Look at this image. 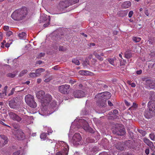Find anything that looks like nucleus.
I'll return each mask as SVG.
<instances>
[{
    "label": "nucleus",
    "mask_w": 155,
    "mask_h": 155,
    "mask_svg": "<svg viewBox=\"0 0 155 155\" xmlns=\"http://www.w3.org/2000/svg\"><path fill=\"white\" fill-rule=\"evenodd\" d=\"M68 1L71 5L78 2L79 0H69Z\"/></svg>",
    "instance_id": "nucleus-37"
},
{
    "label": "nucleus",
    "mask_w": 155,
    "mask_h": 155,
    "mask_svg": "<svg viewBox=\"0 0 155 155\" xmlns=\"http://www.w3.org/2000/svg\"><path fill=\"white\" fill-rule=\"evenodd\" d=\"M8 86H6L4 88V89L3 91H2V94H5V96L6 95V91L8 89Z\"/></svg>",
    "instance_id": "nucleus-42"
},
{
    "label": "nucleus",
    "mask_w": 155,
    "mask_h": 155,
    "mask_svg": "<svg viewBox=\"0 0 155 155\" xmlns=\"http://www.w3.org/2000/svg\"><path fill=\"white\" fill-rule=\"evenodd\" d=\"M131 86L132 87H134L136 86V84L134 83H132L131 84Z\"/></svg>",
    "instance_id": "nucleus-63"
},
{
    "label": "nucleus",
    "mask_w": 155,
    "mask_h": 155,
    "mask_svg": "<svg viewBox=\"0 0 155 155\" xmlns=\"http://www.w3.org/2000/svg\"><path fill=\"white\" fill-rule=\"evenodd\" d=\"M50 106L51 108L52 109V112L51 113V114L56 110L57 104L55 101H52L50 104Z\"/></svg>",
    "instance_id": "nucleus-21"
},
{
    "label": "nucleus",
    "mask_w": 155,
    "mask_h": 155,
    "mask_svg": "<svg viewBox=\"0 0 155 155\" xmlns=\"http://www.w3.org/2000/svg\"><path fill=\"white\" fill-rule=\"evenodd\" d=\"M111 96L110 93L108 92H105L98 94L96 97H98L101 100L106 101L110 98Z\"/></svg>",
    "instance_id": "nucleus-6"
},
{
    "label": "nucleus",
    "mask_w": 155,
    "mask_h": 155,
    "mask_svg": "<svg viewBox=\"0 0 155 155\" xmlns=\"http://www.w3.org/2000/svg\"><path fill=\"white\" fill-rule=\"evenodd\" d=\"M142 71L141 70H140L139 71H136V73L137 74H140L142 73Z\"/></svg>",
    "instance_id": "nucleus-58"
},
{
    "label": "nucleus",
    "mask_w": 155,
    "mask_h": 155,
    "mask_svg": "<svg viewBox=\"0 0 155 155\" xmlns=\"http://www.w3.org/2000/svg\"><path fill=\"white\" fill-rule=\"evenodd\" d=\"M70 88V85L67 84L62 85L59 86L58 87L59 91L64 94L68 93Z\"/></svg>",
    "instance_id": "nucleus-7"
},
{
    "label": "nucleus",
    "mask_w": 155,
    "mask_h": 155,
    "mask_svg": "<svg viewBox=\"0 0 155 155\" xmlns=\"http://www.w3.org/2000/svg\"><path fill=\"white\" fill-rule=\"evenodd\" d=\"M95 56L96 57V58H97L98 59H99L100 61H102L103 60V59L102 58L100 55L98 54L97 53H95L94 54Z\"/></svg>",
    "instance_id": "nucleus-35"
},
{
    "label": "nucleus",
    "mask_w": 155,
    "mask_h": 155,
    "mask_svg": "<svg viewBox=\"0 0 155 155\" xmlns=\"http://www.w3.org/2000/svg\"><path fill=\"white\" fill-rule=\"evenodd\" d=\"M0 123L1 124H2V125H4V126H6V127H7L9 128H11V127L8 125H6V124H5L3 121H0Z\"/></svg>",
    "instance_id": "nucleus-51"
},
{
    "label": "nucleus",
    "mask_w": 155,
    "mask_h": 155,
    "mask_svg": "<svg viewBox=\"0 0 155 155\" xmlns=\"http://www.w3.org/2000/svg\"><path fill=\"white\" fill-rule=\"evenodd\" d=\"M147 106L149 110L152 113H155V101H149L147 104Z\"/></svg>",
    "instance_id": "nucleus-17"
},
{
    "label": "nucleus",
    "mask_w": 155,
    "mask_h": 155,
    "mask_svg": "<svg viewBox=\"0 0 155 155\" xmlns=\"http://www.w3.org/2000/svg\"><path fill=\"white\" fill-rule=\"evenodd\" d=\"M29 76L30 77L32 78L38 77V75L35 72H32L30 73L29 74Z\"/></svg>",
    "instance_id": "nucleus-36"
},
{
    "label": "nucleus",
    "mask_w": 155,
    "mask_h": 155,
    "mask_svg": "<svg viewBox=\"0 0 155 155\" xmlns=\"http://www.w3.org/2000/svg\"><path fill=\"white\" fill-rule=\"evenodd\" d=\"M153 114V113L152 112L148 111V110H146L144 113V115L145 117L147 118H151Z\"/></svg>",
    "instance_id": "nucleus-22"
},
{
    "label": "nucleus",
    "mask_w": 155,
    "mask_h": 155,
    "mask_svg": "<svg viewBox=\"0 0 155 155\" xmlns=\"http://www.w3.org/2000/svg\"><path fill=\"white\" fill-rule=\"evenodd\" d=\"M132 56V54L131 53H126L125 54V57L126 58L129 59Z\"/></svg>",
    "instance_id": "nucleus-32"
},
{
    "label": "nucleus",
    "mask_w": 155,
    "mask_h": 155,
    "mask_svg": "<svg viewBox=\"0 0 155 155\" xmlns=\"http://www.w3.org/2000/svg\"><path fill=\"white\" fill-rule=\"evenodd\" d=\"M84 150H85L87 154H91L97 151L98 149L96 146H91L89 147H86L84 148Z\"/></svg>",
    "instance_id": "nucleus-11"
},
{
    "label": "nucleus",
    "mask_w": 155,
    "mask_h": 155,
    "mask_svg": "<svg viewBox=\"0 0 155 155\" xmlns=\"http://www.w3.org/2000/svg\"><path fill=\"white\" fill-rule=\"evenodd\" d=\"M18 105V103L15 99H13L9 102V105L12 108L16 109Z\"/></svg>",
    "instance_id": "nucleus-16"
},
{
    "label": "nucleus",
    "mask_w": 155,
    "mask_h": 155,
    "mask_svg": "<svg viewBox=\"0 0 155 155\" xmlns=\"http://www.w3.org/2000/svg\"><path fill=\"white\" fill-rule=\"evenodd\" d=\"M5 43V41L4 40L2 42V45L1 46V47L2 48H3L4 47V45Z\"/></svg>",
    "instance_id": "nucleus-55"
},
{
    "label": "nucleus",
    "mask_w": 155,
    "mask_h": 155,
    "mask_svg": "<svg viewBox=\"0 0 155 155\" xmlns=\"http://www.w3.org/2000/svg\"><path fill=\"white\" fill-rule=\"evenodd\" d=\"M9 29V26H5L3 28V29H4V30L6 31L8 30Z\"/></svg>",
    "instance_id": "nucleus-52"
},
{
    "label": "nucleus",
    "mask_w": 155,
    "mask_h": 155,
    "mask_svg": "<svg viewBox=\"0 0 155 155\" xmlns=\"http://www.w3.org/2000/svg\"><path fill=\"white\" fill-rule=\"evenodd\" d=\"M106 101L103 100L102 102H100V101L97 102V104L101 107H104L106 105Z\"/></svg>",
    "instance_id": "nucleus-28"
},
{
    "label": "nucleus",
    "mask_w": 155,
    "mask_h": 155,
    "mask_svg": "<svg viewBox=\"0 0 155 155\" xmlns=\"http://www.w3.org/2000/svg\"><path fill=\"white\" fill-rule=\"evenodd\" d=\"M44 129L45 130H47L48 135H49L50 134H51L53 131L51 128L50 127H44Z\"/></svg>",
    "instance_id": "nucleus-31"
},
{
    "label": "nucleus",
    "mask_w": 155,
    "mask_h": 155,
    "mask_svg": "<svg viewBox=\"0 0 155 155\" xmlns=\"http://www.w3.org/2000/svg\"><path fill=\"white\" fill-rule=\"evenodd\" d=\"M14 134L18 140H23L25 138L24 133L21 130H17L14 132Z\"/></svg>",
    "instance_id": "nucleus-14"
},
{
    "label": "nucleus",
    "mask_w": 155,
    "mask_h": 155,
    "mask_svg": "<svg viewBox=\"0 0 155 155\" xmlns=\"http://www.w3.org/2000/svg\"><path fill=\"white\" fill-rule=\"evenodd\" d=\"M73 95L75 98H80L84 97L85 93L82 91L77 90L74 91Z\"/></svg>",
    "instance_id": "nucleus-15"
},
{
    "label": "nucleus",
    "mask_w": 155,
    "mask_h": 155,
    "mask_svg": "<svg viewBox=\"0 0 155 155\" xmlns=\"http://www.w3.org/2000/svg\"><path fill=\"white\" fill-rule=\"evenodd\" d=\"M99 155H109V154L106 152H104L100 153Z\"/></svg>",
    "instance_id": "nucleus-54"
},
{
    "label": "nucleus",
    "mask_w": 155,
    "mask_h": 155,
    "mask_svg": "<svg viewBox=\"0 0 155 155\" xmlns=\"http://www.w3.org/2000/svg\"><path fill=\"white\" fill-rule=\"evenodd\" d=\"M79 72L80 74L84 75H92L93 74V73L91 72L86 70L80 71H79Z\"/></svg>",
    "instance_id": "nucleus-24"
},
{
    "label": "nucleus",
    "mask_w": 155,
    "mask_h": 155,
    "mask_svg": "<svg viewBox=\"0 0 155 155\" xmlns=\"http://www.w3.org/2000/svg\"><path fill=\"white\" fill-rule=\"evenodd\" d=\"M72 62L73 63L77 65H79L80 64L79 61L76 59H73L72 60Z\"/></svg>",
    "instance_id": "nucleus-34"
},
{
    "label": "nucleus",
    "mask_w": 155,
    "mask_h": 155,
    "mask_svg": "<svg viewBox=\"0 0 155 155\" xmlns=\"http://www.w3.org/2000/svg\"><path fill=\"white\" fill-rule=\"evenodd\" d=\"M8 114L10 118L13 120L18 122H20L22 118L13 112H10L8 113Z\"/></svg>",
    "instance_id": "nucleus-9"
},
{
    "label": "nucleus",
    "mask_w": 155,
    "mask_h": 155,
    "mask_svg": "<svg viewBox=\"0 0 155 155\" xmlns=\"http://www.w3.org/2000/svg\"><path fill=\"white\" fill-rule=\"evenodd\" d=\"M41 17L45 18L43 19L45 21H46L48 23L47 24H45L43 26L44 27H47L49 25V22L50 21V16H47V15H44L42 16Z\"/></svg>",
    "instance_id": "nucleus-20"
},
{
    "label": "nucleus",
    "mask_w": 155,
    "mask_h": 155,
    "mask_svg": "<svg viewBox=\"0 0 155 155\" xmlns=\"http://www.w3.org/2000/svg\"><path fill=\"white\" fill-rule=\"evenodd\" d=\"M41 80L40 78H38L37 80V82L38 83H40L41 82Z\"/></svg>",
    "instance_id": "nucleus-64"
},
{
    "label": "nucleus",
    "mask_w": 155,
    "mask_h": 155,
    "mask_svg": "<svg viewBox=\"0 0 155 155\" xmlns=\"http://www.w3.org/2000/svg\"><path fill=\"white\" fill-rule=\"evenodd\" d=\"M7 76L8 77L13 78L15 76V74H12V73H10L8 74Z\"/></svg>",
    "instance_id": "nucleus-45"
},
{
    "label": "nucleus",
    "mask_w": 155,
    "mask_h": 155,
    "mask_svg": "<svg viewBox=\"0 0 155 155\" xmlns=\"http://www.w3.org/2000/svg\"><path fill=\"white\" fill-rule=\"evenodd\" d=\"M143 142L148 146H149L153 150H155V147L154 146L153 143L150 141L149 139L144 137L143 138Z\"/></svg>",
    "instance_id": "nucleus-18"
},
{
    "label": "nucleus",
    "mask_w": 155,
    "mask_h": 155,
    "mask_svg": "<svg viewBox=\"0 0 155 155\" xmlns=\"http://www.w3.org/2000/svg\"><path fill=\"white\" fill-rule=\"evenodd\" d=\"M52 79V78L51 77H49L48 78L45 79V80L44 81L46 83H48Z\"/></svg>",
    "instance_id": "nucleus-43"
},
{
    "label": "nucleus",
    "mask_w": 155,
    "mask_h": 155,
    "mask_svg": "<svg viewBox=\"0 0 155 155\" xmlns=\"http://www.w3.org/2000/svg\"><path fill=\"white\" fill-rule=\"evenodd\" d=\"M134 12L132 11H130L129 13H128V16L129 18H131Z\"/></svg>",
    "instance_id": "nucleus-48"
},
{
    "label": "nucleus",
    "mask_w": 155,
    "mask_h": 155,
    "mask_svg": "<svg viewBox=\"0 0 155 155\" xmlns=\"http://www.w3.org/2000/svg\"><path fill=\"white\" fill-rule=\"evenodd\" d=\"M131 5V2L129 1L124 2L122 5V7L124 8H128Z\"/></svg>",
    "instance_id": "nucleus-23"
},
{
    "label": "nucleus",
    "mask_w": 155,
    "mask_h": 155,
    "mask_svg": "<svg viewBox=\"0 0 155 155\" xmlns=\"http://www.w3.org/2000/svg\"><path fill=\"white\" fill-rule=\"evenodd\" d=\"M2 142H3L2 144V146H4L8 142V138L7 137H6V139H4L2 140Z\"/></svg>",
    "instance_id": "nucleus-39"
},
{
    "label": "nucleus",
    "mask_w": 155,
    "mask_h": 155,
    "mask_svg": "<svg viewBox=\"0 0 155 155\" xmlns=\"http://www.w3.org/2000/svg\"><path fill=\"white\" fill-rule=\"evenodd\" d=\"M59 50L60 51H63L65 50V49L64 48L63 46H59Z\"/></svg>",
    "instance_id": "nucleus-49"
},
{
    "label": "nucleus",
    "mask_w": 155,
    "mask_h": 155,
    "mask_svg": "<svg viewBox=\"0 0 155 155\" xmlns=\"http://www.w3.org/2000/svg\"><path fill=\"white\" fill-rule=\"evenodd\" d=\"M0 136L2 140L4 139H6V137H7L4 135H1Z\"/></svg>",
    "instance_id": "nucleus-57"
},
{
    "label": "nucleus",
    "mask_w": 155,
    "mask_h": 155,
    "mask_svg": "<svg viewBox=\"0 0 155 155\" xmlns=\"http://www.w3.org/2000/svg\"><path fill=\"white\" fill-rule=\"evenodd\" d=\"M108 61L112 65L114 66H116V65L114 64V62H117L118 60L115 58H110L108 59Z\"/></svg>",
    "instance_id": "nucleus-25"
},
{
    "label": "nucleus",
    "mask_w": 155,
    "mask_h": 155,
    "mask_svg": "<svg viewBox=\"0 0 155 155\" xmlns=\"http://www.w3.org/2000/svg\"><path fill=\"white\" fill-rule=\"evenodd\" d=\"M37 98L40 100L41 105L44 107L46 106L52 99V97L49 94L45 95V93L43 91L38 92L36 94Z\"/></svg>",
    "instance_id": "nucleus-2"
},
{
    "label": "nucleus",
    "mask_w": 155,
    "mask_h": 155,
    "mask_svg": "<svg viewBox=\"0 0 155 155\" xmlns=\"http://www.w3.org/2000/svg\"><path fill=\"white\" fill-rule=\"evenodd\" d=\"M40 138L43 140H45L46 139L47 137V133H43L41 134Z\"/></svg>",
    "instance_id": "nucleus-30"
},
{
    "label": "nucleus",
    "mask_w": 155,
    "mask_h": 155,
    "mask_svg": "<svg viewBox=\"0 0 155 155\" xmlns=\"http://www.w3.org/2000/svg\"><path fill=\"white\" fill-rule=\"evenodd\" d=\"M147 102L146 101H145L144 102H143L141 103V106H140V107H141V108H144L145 107L146 105V103Z\"/></svg>",
    "instance_id": "nucleus-44"
},
{
    "label": "nucleus",
    "mask_w": 155,
    "mask_h": 155,
    "mask_svg": "<svg viewBox=\"0 0 155 155\" xmlns=\"http://www.w3.org/2000/svg\"><path fill=\"white\" fill-rule=\"evenodd\" d=\"M150 153V150L149 149H147L145 150V153L147 155H148Z\"/></svg>",
    "instance_id": "nucleus-56"
},
{
    "label": "nucleus",
    "mask_w": 155,
    "mask_h": 155,
    "mask_svg": "<svg viewBox=\"0 0 155 155\" xmlns=\"http://www.w3.org/2000/svg\"><path fill=\"white\" fill-rule=\"evenodd\" d=\"M70 5L68 1H64L61 2L59 5V8L60 10L63 11L65 8H67Z\"/></svg>",
    "instance_id": "nucleus-8"
},
{
    "label": "nucleus",
    "mask_w": 155,
    "mask_h": 155,
    "mask_svg": "<svg viewBox=\"0 0 155 155\" xmlns=\"http://www.w3.org/2000/svg\"><path fill=\"white\" fill-rule=\"evenodd\" d=\"M116 148L120 151L124 150L126 148V145L124 142H118L115 145Z\"/></svg>",
    "instance_id": "nucleus-13"
},
{
    "label": "nucleus",
    "mask_w": 155,
    "mask_h": 155,
    "mask_svg": "<svg viewBox=\"0 0 155 155\" xmlns=\"http://www.w3.org/2000/svg\"><path fill=\"white\" fill-rule=\"evenodd\" d=\"M15 91V88H12L11 90V92L8 95L10 96H11V95H12L13 94Z\"/></svg>",
    "instance_id": "nucleus-47"
},
{
    "label": "nucleus",
    "mask_w": 155,
    "mask_h": 155,
    "mask_svg": "<svg viewBox=\"0 0 155 155\" xmlns=\"http://www.w3.org/2000/svg\"><path fill=\"white\" fill-rule=\"evenodd\" d=\"M45 70L42 68H40L37 69H36L35 71V72L38 75V76L40 75V74L42 72L44 71Z\"/></svg>",
    "instance_id": "nucleus-27"
},
{
    "label": "nucleus",
    "mask_w": 155,
    "mask_h": 155,
    "mask_svg": "<svg viewBox=\"0 0 155 155\" xmlns=\"http://www.w3.org/2000/svg\"><path fill=\"white\" fill-rule=\"evenodd\" d=\"M149 137L150 139L153 141L155 140V135L153 133H151L149 134Z\"/></svg>",
    "instance_id": "nucleus-38"
},
{
    "label": "nucleus",
    "mask_w": 155,
    "mask_h": 155,
    "mask_svg": "<svg viewBox=\"0 0 155 155\" xmlns=\"http://www.w3.org/2000/svg\"><path fill=\"white\" fill-rule=\"evenodd\" d=\"M145 84L149 89L155 88V80L147 79L146 81Z\"/></svg>",
    "instance_id": "nucleus-10"
},
{
    "label": "nucleus",
    "mask_w": 155,
    "mask_h": 155,
    "mask_svg": "<svg viewBox=\"0 0 155 155\" xmlns=\"http://www.w3.org/2000/svg\"><path fill=\"white\" fill-rule=\"evenodd\" d=\"M45 55V54L44 53H41L39 54L38 56L40 57H42L44 56Z\"/></svg>",
    "instance_id": "nucleus-59"
},
{
    "label": "nucleus",
    "mask_w": 155,
    "mask_h": 155,
    "mask_svg": "<svg viewBox=\"0 0 155 155\" xmlns=\"http://www.w3.org/2000/svg\"><path fill=\"white\" fill-rule=\"evenodd\" d=\"M81 139V137L79 133H75L73 136L71 142L74 145H78Z\"/></svg>",
    "instance_id": "nucleus-5"
},
{
    "label": "nucleus",
    "mask_w": 155,
    "mask_h": 155,
    "mask_svg": "<svg viewBox=\"0 0 155 155\" xmlns=\"http://www.w3.org/2000/svg\"><path fill=\"white\" fill-rule=\"evenodd\" d=\"M13 34L12 32L11 31H8L6 32V35L7 36L9 37L11 35H12Z\"/></svg>",
    "instance_id": "nucleus-46"
},
{
    "label": "nucleus",
    "mask_w": 155,
    "mask_h": 155,
    "mask_svg": "<svg viewBox=\"0 0 155 155\" xmlns=\"http://www.w3.org/2000/svg\"><path fill=\"white\" fill-rule=\"evenodd\" d=\"M80 122L82 124L83 128L85 130L90 132H92V130L90 127L88 123L84 120H81Z\"/></svg>",
    "instance_id": "nucleus-12"
},
{
    "label": "nucleus",
    "mask_w": 155,
    "mask_h": 155,
    "mask_svg": "<svg viewBox=\"0 0 155 155\" xmlns=\"http://www.w3.org/2000/svg\"><path fill=\"white\" fill-rule=\"evenodd\" d=\"M141 38L139 37H134L133 38V40L135 42H138L141 40Z\"/></svg>",
    "instance_id": "nucleus-33"
},
{
    "label": "nucleus",
    "mask_w": 155,
    "mask_h": 155,
    "mask_svg": "<svg viewBox=\"0 0 155 155\" xmlns=\"http://www.w3.org/2000/svg\"><path fill=\"white\" fill-rule=\"evenodd\" d=\"M28 71L26 70H23L20 73L19 75L20 76H23L24 74H26Z\"/></svg>",
    "instance_id": "nucleus-40"
},
{
    "label": "nucleus",
    "mask_w": 155,
    "mask_h": 155,
    "mask_svg": "<svg viewBox=\"0 0 155 155\" xmlns=\"http://www.w3.org/2000/svg\"><path fill=\"white\" fill-rule=\"evenodd\" d=\"M144 13L147 16H148L149 15V13L148 12V11L147 10H146L144 11Z\"/></svg>",
    "instance_id": "nucleus-62"
},
{
    "label": "nucleus",
    "mask_w": 155,
    "mask_h": 155,
    "mask_svg": "<svg viewBox=\"0 0 155 155\" xmlns=\"http://www.w3.org/2000/svg\"><path fill=\"white\" fill-rule=\"evenodd\" d=\"M132 107H134V108H137V107H138V104H137L136 103L134 102V103H133Z\"/></svg>",
    "instance_id": "nucleus-50"
},
{
    "label": "nucleus",
    "mask_w": 155,
    "mask_h": 155,
    "mask_svg": "<svg viewBox=\"0 0 155 155\" xmlns=\"http://www.w3.org/2000/svg\"><path fill=\"white\" fill-rule=\"evenodd\" d=\"M18 36L21 39H25L26 38V34L25 32H22L18 34Z\"/></svg>",
    "instance_id": "nucleus-29"
},
{
    "label": "nucleus",
    "mask_w": 155,
    "mask_h": 155,
    "mask_svg": "<svg viewBox=\"0 0 155 155\" xmlns=\"http://www.w3.org/2000/svg\"><path fill=\"white\" fill-rule=\"evenodd\" d=\"M118 14L120 16L124 17L127 15V11H122L119 12Z\"/></svg>",
    "instance_id": "nucleus-26"
},
{
    "label": "nucleus",
    "mask_w": 155,
    "mask_h": 155,
    "mask_svg": "<svg viewBox=\"0 0 155 155\" xmlns=\"http://www.w3.org/2000/svg\"><path fill=\"white\" fill-rule=\"evenodd\" d=\"M25 100L27 104L31 107L35 108L37 107V104L35 101L34 97L28 94L25 97Z\"/></svg>",
    "instance_id": "nucleus-4"
},
{
    "label": "nucleus",
    "mask_w": 155,
    "mask_h": 155,
    "mask_svg": "<svg viewBox=\"0 0 155 155\" xmlns=\"http://www.w3.org/2000/svg\"><path fill=\"white\" fill-rule=\"evenodd\" d=\"M20 153V151L19 150L14 152L12 155H19Z\"/></svg>",
    "instance_id": "nucleus-53"
},
{
    "label": "nucleus",
    "mask_w": 155,
    "mask_h": 155,
    "mask_svg": "<svg viewBox=\"0 0 155 155\" xmlns=\"http://www.w3.org/2000/svg\"><path fill=\"white\" fill-rule=\"evenodd\" d=\"M138 132L143 136H144L146 134V132L142 130H139Z\"/></svg>",
    "instance_id": "nucleus-41"
},
{
    "label": "nucleus",
    "mask_w": 155,
    "mask_h": 155,
    "mask_svg": "<svg viewBox=\"0 0 155 155\" xmlns=\"http://www.w3.org/2000/svg\"><path fill=\"white\" fill-rule=\"evenodd\" d=\"M57 144L60 146L62 150L57 153L56 154V155H68L69 147L68 144L65 142L63 141H61L59 142L58 143H57Z\"/></svg>",
    "instance_id": "nucleus-3"
},
{
    "label": "nucleus",
    "mask_w": 155,
    "mask_h": 155,
    "mask_svg": "<svg viewBox=\"0 0 155 155\" xmlns=\"http://www.w3.org/2000/svg\"><path fill=\"white\" fill-rule=\"evenodd\" d=\"M27 14V8L25 7L15 11L12 14L11 17L14 20L19 21L24 18Z\"/></svg>",
    "instance_id": "nucleus-1"
},
{
    "label": "nucleus",
    "mask_w": 155,
    "mask_h": 155,
    "mask_svg": "<svg viewBox=\"0 0 155 155\" xmlns=\"http://www.w3.org/2000/svg\"><path fill=\"white\" fill-rule=\"evenodd\" d=\"M108 105L110 106H112L113 105V104L111 103V102L110 101H108Z\"/></svg>",
    "instance_id": "nucleus-61"
},
{
    "label": "nucleus",
    "mask_w": 155,
    "mask_h": 155,
    "mask_svg": "<svg viewBox=\"0 0 155 155\" xmlns=\"http://www.w3.org/2000/svg\"><path fill=\"white\" fill-rule=\"evenodd\" d=\"M113 133L117 135L121 136L124 135L125 133V132L124 129L119 130L116 129L113 130Z\"/></svg>",
    "instance_id": "nucleus-19"
},
{
    "label": "nucleus",
    "mask_w": 155,
    "mask_h": 155,
    "mask_svg": "<svg viewBox=\"0 0 155 155\" xmlns=\"http://www.w3.org/2000/svg\"><path fill=\"white\" fill-rule=\"evenodd\" d=\"M113 113L114 114H117L118 113V111L117 110H113Z\"/></svg>",
    "instance_id": "nucleus-60"
}]
</instances>
